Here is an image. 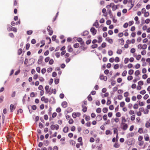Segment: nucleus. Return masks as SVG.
<instances>
[{
    "instance_id": "nucleus-1",
    "label": "nucleus",
    "mask_w": 150,
    "mask_h": 150,
    "mask_svg": "<svg viewBox=\"0 0 150 150\" xmlns=\"http://www.w3.org/2000/svg\"><path fill=\"white\" fill-rule=\"evenodd\" d=\"M7 29L8 31H13L15 32H17V29L13 27L10 25H7Z\"/></svg>"
},
{
    "instance_id": "nucleus-2",
    "label": "nucleus",
    "mask_w": 150,
    "mask_h": 150,
    "mask_svg": "<svg viewBox=\"0 0 150 150\" xmlns=\"http://www.w3.org/2000/svg\"><path fill=\"white\" fill-rule=\"evenodd\" d=\"M90 31L92 33L93 35H95L97 33V30L94 28L92 27L90 29Z\"/></svg>"
},
{
    "instance_id": "nucleus-3",
    "label": "nucleus",
    "mask_w": 150,
    "mask_h": 150,
    "mask_svg": "<svg viewBox=\"0 0 150 150\" xmlns=\"http://www.w3.org/2000/svg\"><path fill=\"white\" fill-rule=\"evenodd\" d=\"M99 78L101 80H103L106 81L107 80V78L106 76H104L103 75H100Z\"/></svg>"
},
{
    "instance_id": "nucleus-4",
    "label": "nucleus",
    "mask_w": 150,
    "mask_h": 150,
    "mask_svg": "<svg viewBox=\"0 0 150 150\" xmlns=\"http://www.w3.org/2000/svg\"><path fill=\"white\" fill-rule=\"evenodd\" d=\"M41 100L42 101H44L45 103H47L49 101L48 99L45 98L44 96H43L41 98Z\"/></svg>"
},
{
    "instance_id": "nucleus-5",
    "label": "nucleus",
    "mask_w": 150,
    "mask_h": 150,
    "mask_svg": "<svg viewBox=\"0 0 150 150\" xmlns=\"http://www.w3.org/2000/svg\"><path fill=\"white\" fill-rule=\"evenodd\" d=\"M93 26H95L96 28H98L99 25L98 21L96 20L95 22L93 24Z\"/></svg>"
},
{
    "instance_id": "nucleus-6",
    "label": "nucleus",
    "mask_w": 150,
    "mask_h": 150,
    "mask_svg": "<svg viewBox=\"0 0 150 150\" xmlns=\"http://www.w3.org/2000/svg\"><path fill=\"white\" fill-rule=\"evenodd\" d=\"M43 57L42 56H40V58L38 59V64H41L42 62Z\"/></svg>"
},
{
    "instance_id": "nucleus-7",
    "label": "nucleus",
    "mask_w": 150,
    "mask_h": 150,
    "mask_svg": "<svg viewBox=\"0 0 150 150\" xmlns=\"http://www.w3.org/2000/svg\"><path fill=\"white\" fill-rule=\"evenodd\" d=\"M102 115H99L97 116L96 119V121H100L102 120Z\"/></svg>"
},
{
    "instance_id": "nucleus-8",
    "label": "nucleus",
    "mask_w": 150,
    "mask_h": 150,
    "mask_svg": "<svg viewBox=\"0 0 150 150\" xmlns=\"http://www.w3.org/2000/svg\"><path fill=\"white\" fill-rule=\"evenodd\" d=\"M67 103L66 101L63 102L62 103V105L64 108H66L67 107Z\"/></svg>"
},
{
    "instance_id": "nucleus-9",
    "label": "nucleus",
    "mask_w": 150,
    "mask_h": 150,
    "mask_svg": "<svg viewBox=\"0 0 150 150\" xmlns=\"http://www.w3.org/2000/svg\"><path fill=\"white\" fill-rule=\"evenodd\" d=\"M106 41H108V42L111 44H112L113 42V40L112 39H110L109 37H107L106 38Z\"/></svg>"
},
{
    "instance_id": "nucleus-10",
    "label": "nucleus",
    "mask_w": 150,
    "mask_h": 150,
    "mask_svg": "<svg viewBox=\"0 0 150 150\" xmlns=\"http://www.w3.org/2000/svg\"><path fill=\"white\" fill-rule=\"evenodd\" d=\"M73 50V49L71 48L70 45H69L68 46V51L69 52H71Z\"/></svg>"
},
{
    "instance_id": "nucleus-11",
    "label": "nucleus",
    "mask_w": 150,
    "mask_h": 150,
    "mask_svg": "<svg viewBox=\"0 0 150 150\" xmlns=\"http://www.w3.org/2000/svg\"><path fill=\"white\" fill-rule=\"evenodd\" d=\"M124 125L123 126L122 129L124 130H126L128 128V125L127 124H124Z\"/></svg>"
},
{
    "instance_id": "nucleus-12",
    "label": "nucleus",
    "mask_w": 150,
    "mask_h": 150,
    "mask_svg": "<svg viewBox=\"0 0 150 150\" xmlns=\"http://www.w3.org/2000/svg\"><path fill=\"white\" fill-rule=\"evenodd\" d=\"M10 111L11 112H13V110H14L15 109V107H14V105L13 104H11L10 107Z\"/></svg>"
},
{
    "instance_id": "nucleus-13",
    "label": "nucleus",
    "mask_w": 150,
    "mask_h": 150,
    "mask_svg": "<svg viewBox=\"0 0 150 150\" xmlns=\"http://www.w3.org/2000/svg\"><path fill=\"white\" fill-rule=\"evenodd\" d=\"M45 89L46 91L45 93H49V86H46L45 87Z\"/></svg>"
},
{
    "instance_id": "nucleus-14",
    "label": "nucleus",
    "mask_w": 150,
    "mask_h": 150,
    "mask_svg": "<svg viewBox=\"0 0 150 150\" xmlns=\"http://www.w3.org/2000/svg\"><path fill=\"white\" fill-rule=\"evenodd\" d=\"M144 138L145 141H148L149 139V137L148 134H146L144 136Z\"/></svg>"
},
{
    "instance_id": "nucleus-15",
    "label": "nucleus",
    "mask_w": 150,
    "mask_h": 150,
    "mask_svg": "<svg viewBox=\"0 0 150 150\" xmlns=\"http://www.w3.org/2000/svg\"><path fill=\"white\" fill-rule=\"evenodd\" d=\"M68 127H65L63 129V132L64 133H67L68 131Z\"/></svg>"
},
{
    "instance_id": "nucleus-16",
    "label": "nucleus",
    "mask_w": 150,
    "mask_h": 150,
    "mask_svg": "<svg viewBox=\"0 0 150 150\" xmlns=\"http://www.w3.org/2000/svg\"><path fill=\"white\" fill-rule=\"evenodd\" d=\"M107 11L109 13V15L110 16V17L111 18V17H112L113 15L112 14L111 10H107Z\"/></svg>"
},
{
    "instance_id": "nucleus-17",
    "label": "nucleus",
    "mask_w": 150,
    "mask_h": 150,
    "mask_svg": "<svg viewBox=\"0 0 150 150\" xmlns=\"http://www.w3.org/2000/svg\"><path fill=\"white\" fill-rule=\"evenodd\" d=\"M134 135V134L133 132H131L130 134H129L127 135V137L129 138L133 137Z\"/></svg>"
},
{
    "instance_id": "nucleus-18",
    "label": "nucleus",
    "mask_w": 150,
    "mask_h": 150,
    "mask_svg": "<svg viewBox=\"0 0 150 150\" xmlns=\"http://www.w3.org/2000/svg\"><path fill=\"white\" fill-rule=\"evenodd\" d=\"M77 41L78 42H80L81 44H82L83 43L82 41V39L81 38H79L77 39Z\"/></svg>"
},
{
    "instance_id": "nucleus-19",
    "label": "nucleus",
    "mask_w": 150,
    "mask_h": 150,
    "mask_svg": "<svg viewBox=\"0 0 150 150\" xmlns=\"http://www.w3.org/2000/svg\"><path fill=\"white\" fill-rule=\"evenodd\" d=\"M127 120L125 119V117H122V122L121 123V125L123 124H124V123H123V122H126Z\"/></svg>"
},
{
    "instance_id": "nucleus-20",
    "label": "nucleus",
    "mask_w": 150,
    "mask_h": 150,
    "mask_svg": "<svg viewBox=\"0 0 150 150\" xmlns=\"http://www.w3.org/2000/svg\"><path fill=\"white\" fill-rule=\"evenodd\" d=\"M49 93H49L50 95L52 93H53V89L52 88H50L49 89Z\"/></svg>"
},
{
    "instance_id": "nucleus-21",
    "label": "nucleus",
    "mask_w": 150,
    "mask_h": 150,
    "mask_svg": "<svg viewBox=\"0 0 150 150\" xmlns=\"http://www.w3.org/2000/svg\"><path fill=\"white\" fill-rule=\"evenodd\" d=\"M98 43H100L102 41V38L101 36H98Z\"/></svg>"
},
{
    "instance_id": "nucleus-22",
    "label": "nucleus",
    "mask_w": 150,
    "mask_h": 150,
    "mask_svg": "<svg viewBox=\"0 0 150 150\" xmlns=\"http://www.w3.org/2000/svg\"><path fill=\"white\" fill-rule=\"evenodd\" d=\"M133 73L134 70L132 69H130L128 71V74L130 75L132 74Z\"/></svg>"
},
{
    "instance_id": "nucleus-23",
    "label": "nucleus",
    "mask_w": 150,
    "mask_h": 150,
    "mask_svg": "<svg viewBox=\"0 0 150 150\" xmlns=\"http://www.w3.org/2000/svg\"><path fill=\"white\" fill-rule=\"evenodd\" d=\"M145 126L146 128H149L150 126V123L149 122H147L145 124Z\"/></svg>"
},
{
    "instance_id": "nucleus-24",
    "label": "nucleus",
    "mask_w": 150,
    "mask_h": 150,
    "mask_svg": "<svg viewBox=\"0 0 150 150\" xmlns=\"http://www.w3.org/2000/svg\"><path fill=\"white\" fill-rule=\"evenodd\" d=\"M108 110V109L106 108H104L103 109V112L104 113H106Z\"/></svg>"
},
{
    "instance_id": "nucleus-25",
    "label": "nucleus",
    "mask_w": 150,
    "mask_h": 150,
    "mask_svg": "<svg viewBox=\"0 0 150 150\" xmlns=\"http://www.w3.org/2000/svg\"><path fill=\"white\" fill-rule=\"evenodd\" d=\"M88 31L86 30L84 31L82 34V35L83 36H85L87 35H88Z\"/></svg>"
},
{
    "instance_id": "nucleus-26",
    "label": "nucleus",
    "mask_w": 150,
    "mask_h": 150,
    "mask_svg": "<svg viewBox=\"0 0 150 150\" xmlns=\"http://www.w3.org/2000/svg\"><path fill=\"white\" fill-rule=\"evenodd\" d=\"M22 49L21 48L19 49L18 50V54L19 55L21 54L22 53Z\"/></svg>"
},
{
    "instance_id": "nucleus-27",
    "label": "nucleus",
    "mask_w": 150,
    "mask_h": 150,
    "mask_svg": "<svg viewBox=\"0 0 150 150\" xmlns=\"http://www.w3.org/2000/svg\"><path fill=\"white\" fill-rule=\"evenodd\" d=\"M40 43L41 44H42V45L40 46V47H42L45 45V41L44 40H42L41 41Z\"/></svg>"
},
{
    "instance_id": "nucleus-28",
    "label": "nucleus",
    "mask_w": 150,
    "mask_h": 150,
    "mask_svg": "<svg viewBox=\"0 0 150 150\" xmlns=\"http://www.w3.org/2000/svg\"><path fill=\"white\" fill-rule=\"evenodd\" d=\"M87 98L89 101H91L92 100V97L90 95H89L88 96Z\"/></svg>"
},
{
    "instance_id": "nucleus-29",
    "label": "nucleus",
    "mask_w": 150,
    "mask_h": 150,
    "mask_svg": "<svg viewBox=\"0 0 150 150\" xmlns=\"http://www.w3.org/2000/svg\"><path fill=\"white\" fill-rule=\"evenodd\" d=\"M54 101V98L53 97H51L50 98L49 101L51 103H53Z\"/></svg>"
},
{
    "instance_id": "nucleus-30",
    "label": "nucleus",
    "mask_w": 150,
    "mask_h": 150,
    "mask_svg": "<svg viewBox=\"0 0 150 150\" xmlns=\"http://www.w3.org/2000/svg\"><path fill=\"white\" fill-rule=\"evenodd\" d=\"M127 74V71L126 70H125L122 74V76H126Z\"/></svg>"
},
{
    "instance_id": "nucleus-31",
    "label": "nucleus",
    "mask_w": 150,
    "mask_h": 150,
    "mask_svg": "<svg viewBox=\"0 0 150 150\" xmlns=\"http://www.w3.org/2000/svg\"><path fill=\"white\" fill-rule=\"evenodd\" d=\"M101 111V109L100 108H98L96 110V112L98 113H100Z\"/></svg>"
},
{
    "instance_id": "nucleus-32",
    "label": "nucleus",
    "mask_w": 150,
    "mask_h": 150,
    "mask_svg": "<svg viewBox=\"0 0 150 150\" xmlns=\"http://www.w3.org/2000/svg\"><path fill=\"white\" fill-rule=\"evenodd\" d=\"M140 74L139 71L138 70H137L135 72L134 74L135 76H138Z\"/></svg>"
},
{
    "instance_id": "nucleus-33",
    "label": "nucleus",
    "mask_w": 150,
    "mask_h": 150,
    "mask_svg": "<svg viewBox=\"0 0 150 150\" xmlns=\"http://www.w3.org/2000/svg\"><path fill=\"white\" fill-rule=\"evenodd\" d=\"M55 83L57 84L59 82V79H56L54 81Z\"/></svg>"
},
{
    "instance_id": "nucleus-34",
    "label": "nucleus",
    "mask_w": 150,
    "mask_h": 150,
    "mask_svg": "<svg viewBox=\"0 0 150 150\" xmlns=\"http://www.w3.org/2000/svg\"><path fill=\"white\" fill-rule=\"evenodd\" d=\"M149 15V13L147 12H145L144 13V16L145 17H147Z\"/></svg>"
},
{
    "instance_id": "nucleus-35",
    "label": "nucleus",
    "mask_w": 150,
    "mask_h": 150,
    "mask_svg": "<svg viewBox=\"0 0 150 150\" xmlns=\"http://www.w3.org/2000/svg\"><path fill=\"white\" fill-rule=\"evenodd\" d=\"M110 120H108L106 121L105 123H104V125H109L110 124Z\"/></svg>"
},
{
    "instance_id": "nucleus-36",
    "label": "nucleus",
    "mask_w": 150,
    "mask_h": 150,
    "mask_svg": "<svg viewBox=\"0 0 150 150\" xmlns=\"http://www.w3.org/2000/svg\"><path fill=\"white\" fill-rule=\"evenodd\" d=\"M108 53L109 56H112L113 54V52L112 50H109L108 51Z\"/></svg>"
},
{
    "instance_id": "nucleus-37",
    "label": "nucleus",
    "mask_w": 150,
    "mask_h": 150,
    "mask_svg": "<svg viewBox=\"0 0 150 150\" xmlns=\"http://www.w3.org/2000/svg\"><path fill=\"white\" fill-rule=\"evenodd\" d=\"M125 103L124 102H122L120 103V107H123L125 105Z\"/></svg>"
},
{
    "instance_id": "nucleus-38",
    "label": "nucleus",
    "mask_w": 150,
    "mask_h": 150,
    "mask_svg": "<svg viewBox=\"0 0 150 150\" xmlns=\"http://www.w3.org/2000/svg\"><path fill=\"white\" fill-rule=\"evenodd\" d=\"M115 61L116 62H118L120 61L119 58L118 57H116L115 58Z\"/></svg>"
},
{
    "instance_id": "nucleus-39",
    "label": "nucleus",
    "mask_w": 150,
    "mask_h": 150,
    "mask_svg": "<svg viewBox=\"0 0 150 150\" xmlns=\"http://www.w3.org/2000/svg\"><path fill=\"white\" fill-rule=\"evenodd\" d=\"M123 97L122 95H119L118 96L117 98L119 100H121L122 98Z\"/></svg>"
},
{
    "instance_id": "nucleus-40",
    "label": "nucleus",
    "mask_w": 150,
    "mask_h": 150,
    "mask_svg": "<svg viewBox=\"0 0 150 150\" xmlns=\"http://www.w3.org/2000/svg\"><path fill=\"white\" fill-rule=\"evenodd\" d=\"M119 65L118 64H116L114 66V68L115 69H117L119 68Z\"/></svg>"
},
{
    "instance_id": "nucleus-41",
    "label": "nucleus",
    "mask_w": 150,
    "mask_h": 150,
    "mask_svg": "<svg viewBox=\"0 0 150 150\" xmlns=\"http://www.w3.org/2000/svg\"><path fill=\"white\" fill-rule=\"evenodd\" d=\"M122 52V51L121 50H118L117 51V53L118 54H121Z\"/></svg>"
},
{
    "instance_id": "nucleus-42",
    "label": "nucleus",
    "mask_w": 150,
    "mask_h": 150,
    "mask_svg": "<svg viewBox=\"0 0 150 150\" xmlns=\"http://www.w3.org/2000/svg\"><path fill=\"white\" fill-rule=\"evenodd\" d=\"M108 118L107 116L106 115H104L103 117V118L104 120H107Z\"/></svg>"
},
{
    "instance_id": "nucleus-43",
    "label": "nucleus",
    "mask_w": 150,
    "mask_h": 150,
    "mask_svg": "<svg viewBox=\"0 0 150 150\" xmlns=\"http://www.w3.org/2000/svg\"><path fill=\"white\" fill-rule=\"evenodd\" d=\"M79 44L78 43H76L74 44V47L76 48H78L79 47Z\"/></svg>"
},
{
    "instance_id": "nucleus-44",
    "label": "nucleus",
    "mask_w": 150,
    "mask_h": 150,
    "mask_svg": "<svg viewBox=\"0 0 150 150\" xmlns=\"http://www.w3.org/2000/svg\"><path fill=\"white\" fill-rule=\"evenodd\" d=\"M138 84L139 85V86H140V85L142 86L143 85V82L142 81H139L138 82Z\"/></svg>"
},
{
    "instance_id": "nucleus-45",
    "label": "nucleus",
    "mask_w": 150,
    "mask_h": 150,
    "mask_svg": "<svg viewBox=\"0 0 150 150\" xmlns=\"http://www.w3.org/2000/svg\"><path fill=\"white\" fill-rule=\"evenodd\" d=\"M91 47L92 48L94 49L97 48L98 47V45L97 44H95L92 45Z\"/></svg>"
},
{
    "instance_id": "nucleus-46",
    "label": "nucleus",
    "mask_w": 150,
    "mask_h": 150,
    "mask_svg": "<svg viewBox=\"0 0 150 150\" xmlns=\"http://www.w3.org/2000/svg\"><path fill=\"white\" fill-rule=\"evenodd\" d=\"M111 81V84L112 86H113L115 85L116 83V81L114 80H112Z\"/></svg>"
},
{
    "instance_id": "nucleus-47",
    "label": "nucleus",
    "mask_w": 150,
    "mask_h": 150,
    "mask_svg": "<svg viewBox=\"0 0 150 150\" xmlns=\"http://www.w3.org/2000/svg\"><path fill=\"white\" fill-rule=\"evenodd\" d=\"M128 95H129V93L127 92H125L124 94V96L125 97H126V98L128 96Z\"/></svg>"
},
{
    "instance_id": "nucleus-48",
    "label": "nucleus",
    "mask_w": 150,
    "mask_h": 150,
    "mask_svg": "<svg viewBox=\"0 0 150 150\" xmlns=\"http://www.w3.org/2000/svg\"><path fill=\"white\" fill-rule=\"evenodd\" d=\"M133 79V77L131 76H128L127 79L128 81H130Z\"/></svg>"
},
{
    "instance_id": "nucleus-49",
    "label": "nucleus",
    "mask_w": 150,
    "mask_h": 150,
    "mask_svg": "<svg viewBox=\"0 0 150 150\" xmlns=\"http://www.w3.org/2000/svg\"><path fill=\"white\" fill-rule=\"evenodd\" d=\"M138 108V105L137 104H135L133 106V108L134 109H137Z\"/></svg>"
},
{
    "instance_id": "nucleus-50",
    "label": "nucleus",
    "mask_w": 150,
    "mask_h": 150,
    "mask_svg": "<svg viewBox=\"0 0 150 150\" xmlns=\"http://www.w3.org/2000/svg\"><path fill=\"white\" fill-rule=\"evenodd\" d=\"M129 61V59L127 58H126L124 60V62L125 64H127Z\"/></svg>"
},
{
    "instance_id": "nucleus-51",
    "label": "nucleus",
    "mask_w": 150,
    "mask_h": 150,
    "mask_svg": "<svg viewBox=\"0 0 150 150\" xmlns=\"http://www.w3.org/2000/svg\"><path fill=\"white\" fill-rule=\"evenodd\" d=\"M33 31L31 30L28 31L27 32V34L28 35H31Z\"/></svg>"
},
{
    "instance_id": "nucleus-52",
    "label": "nucleus",
    "mask_w": 150,
    "mask_h": 150,
    "mask_svg": "<svg viewBox=\"0 0 150 150\" xmlns=\"http://www.w3.org/2000/svg\"><path fill=\"white\" fill-rule=\"evenodd\" d=\"M138 132L140 133H142L143 132V129L142 128H139L138 131Z\"/></svg>"
},
{
    "instance_id": "nucleus-53",
    "label": "nucleus",
    "mask_w": 150,
    "mask_h": 150,
    "mask_svg": "<svg viewBox=\"0 0 150 150\" xmlns=\"http://www.w3.org/2000/svg\"><path fill=\"white\" fill-rule=\"evenodd\" d=\"M70 144H71L72 145H74L75 144V142L73 140H71L70 142Z\"/></svg>"
},
{
    "instance_id": "nucleus-54",
    "label": "nucleus",
    "mask_w": 150,
    "mask_h": 150,
    "mask_svg": "<svg viewBox=\"0 0 150 150\" xmlns=\"http://www.w3.org/2000/svg\"><path fill=\"white\" fill-rule=\"evenodd\" d=\"M52 68H49L47 69V72H50L52 71Z\"/></svg>"
},
{
    "instance_id": "nucleus-55",
    "label": "nucleus",
    "mask_w": 150,
    "mask_h": 150,
    "mask_svg": "<svg viewBox=\"0 0 150 150\" xmlns=\"http://www.w3.org/2000/svg\"><path fill=\"white\" fill-rule=\"evenodd\" d=\"M112 10L113 11H114L116 10L118 8V7H117L116 6H115V5L112 8Z\"/></svg>"
},
{
    "instance_id": "nucleus-56",
    "label": "nucleus",
    "mask_w": 150,
    "mask_h": 150,
    "mask_svg": "<svg viewBox=\"0 0 150 150\" xmlns=\"http://www.w3.org/2000/svg\"><path fill=\"white\" fill-rule=\"evenodd\" d=\"M102 146V144H101L99 146H97V147L98 148V150H101Z\"/></svg>"
},
{
    "instance_id": "nucleus-57",
    "label": "nucleus",
    "mask_w": 150,
    "mask_h": 150,
    "mask_svg": "<svg viewBox=\"0 0 150 150\" xmlns=\"http://www.w3.org/2000/svg\"><path fill=\"white\" fill-rule=\"evenodd\" d=\"M46 69L45 68H43L41 70V72L43 74H44V73L46 72Z\"/></svg>"
},
{
    "instance_id": "nucleus-58",
    "label": "nucleus",
    "mask_w": 150,
    "mask_h": 150,
    "mask_svg": "<svg viewBox=\"0 0 150 150\" xmlns=\"http://www.w3.org/2000/svg\"><path fill=\"white\" fill-rule=\"evenodd\" d=\"M87 110V107L86 106L83 107L82 110L84 112H86Z\"/></svg>"
},
{
    "instance_id": "nucleus-59",
    "label": "nucleus",
    "mask_w": 150,
    "mask_h": 150,
    "mask_svg": "<svg viewBox=\"0 0 150 150\" xmlns=\"http://www.w3.org/2000/svg\"><path fill=\"white\" fill-rule=\"evenodd\" d=\"M73 122L74 121L72 119H70L69 121V123L70 124H72L73 123Z\"/></svg>"
},
{
    "instance_id": "nucleus-60",
    "label": "nucleus",
    "mask_w": 150,
    "mask_h": 150,
    "mask_svg": "<svg viewBox=\"0 0 150 150\" xmlns=\"http://www.w3.org/2000/svg\"><path fill=\"white\" fill-rule=\"evenodd\" d=\"M140 64H137L135 66V67L136 69H138L140 67Z\"/></svg>"
},
{
    "instance_id": "nucleus-61",
    "label": "nucleus",
    "mask_w": 150,
    "mask_h": 150,
    "mask_svg": "<svg viewBox=\"0 0 150 150\" xmlns=\"http://www.w3.org/2000/svg\"><path fill=\"white\" fill-rule=\"evenodd\" d=\"M146 93V91L144 90L141 91L140 92V93L141 94H142V95L144 94H145Z\"/></svg>"
},
{
    "instance_id": "nucleus-62",
    "label": "nucleus",
    "mask_w": 150,
    "mask_h": 150,
    "mask_svg": "<svg viewBox=\"0 0 150 150\" xmlns=\"http://www.w3.org/2000/svg\"><path fill=\"white\" fill-rule=\"evenodd\" d=\"M54 63V60L53 59H51L49 60V64H52Z\"/></svg>"
},
{
    "instance_id": "nucleus-63",
    "label": "nucleus",
    "mask_w": 150,
    "mask_h": 150,
    "mask_svg": "<svg viewBox=\"0 0 150 150\" xmlns=\"http://www.w3.org/2000/svg\"><path fill=\"white\" fill-rule=\"evenodd\" d=\"M147 47V45L146 44H144L142 46V49L143 50L146 49Z\"/></svg>"
},
{
    "instance_id": "nucleus-64",
    "label": "nucleus",
    "mask_w": 150,
    "mask_h": 150,
    "mask_svg": "<svg viewBox=\"0 0 150 150\" xmlns=\"http://www.w3.org/2000/svg\"><path fill=\"white\" fill-rule=\"evenodd\" d=\"M50 59V58L49 57H46V58L45 59V62H48L49 61Z\"/></svg>"
}]
</instances>
